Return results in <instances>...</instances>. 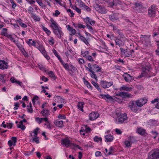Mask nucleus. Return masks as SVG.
<instances>
[{"label":"nucleus","mask_w":159,"mask_h":159,"mask_svg":"<svg viewBox=\"0 0 159 159\" xmlns=\"http://www.w3.org/2000/svg\"><path fill=\"white\" fill-rule=\"evenodd\" d=\"M115 122L117 124H120L126 123L127 121V117L126 113L120 115L116 118Z\"/></svg>","instance_id":"obj_1"},{"label":"nucleus","mask_w":159,"mask_h":159,"mask_svg":"<svg viewBox=\"0 0 159 159\" xmlns=\"http://www.w3.org/2000/svg\"><path fill=\"white\" fill-rule=\"evenodd\" d=\"M148 159H159V149H155L148 153Z\"/></svg>","instance_id":"obj_2"},{"label":"nucleus","mask_w":159,"mask_h":159,"mask_svg":"<svg viewBox=\"0 0 159 159\" xmlns=\"http://www.w3.org/2000/svg\"><path fill=\"white\" fill-rule=\"evenodd\" d=\"M120 49L121 55L124 56L126 57L131 56L134 57L135 56V54L134 53V51L133 50L128 51L127 49H125L121 48H120Z\"/></svg>","instance_id":"obj_3"},{"label":"nucleus","mask_w":159,"mask_h":159,"mask_svg":"<svg viewBox=\"0 0 159 159\" xmlns=\"http://www.w3.org/2000/svg\"><path fill=\"white\" fill-rule=\"evenodd\" d=\"M151 67L150 66H143L142 68V73L141 75L139 76V78H140L142 77H148L150 75V71L151 69Z\"/></svg>","instance_id":"obj_4"},{"label":"nucleus","mask_w":159,"mask_h":159,"mask_svg":"<svg viewBox=\"0 0 159 159\" xmlns=\"http://www.w3.org/2000/svg\"><path fill=\"white\" fill-rule=\"evenodd\" d=\"M128 107L133 112L136 113L138 110V108L136 105V102L134 101H130L128 104Z\"/></svg>","instance_id":"obj_5"},{"label":"nucleus","mask_w":159,"mask_h":159,"mask_svg":"<svg viewBox=\"0 0 159 159\" xmlns=\"http://www.w3.org/2000/svg\"><path fill=\"white\" fill-rule=\"evenodd\" d=\"M148 15L149 17H154L156 15V6L154 5H152L150 7L148 11Z\"/></svg>","instance_id":"obj_6"},{"label":"nucleus","mask_w":159,"mask_h":159,"mask_svg":"<svg viewBox=\"0 0 159 159\" xmlns=\"http://www.w3.org/2000/svg\"><path fill=\"white\" fill-rule=\"evenodd\" d=\"M113 84V82L112 81L108 82L106 81L101 80L100 82L101 86L104 89L108 88Z\"/></svg>","instance_id":"obj_7"},{"label":"nucleus","mask_w":159,"mask_h":159,"mask_svg":"<svg viewBox=\"0 0 159 159\" xmlns=\"http://www.w3.org/2000/svg\"><path fill=\"white\" fill-rule=\"evenodd\" d=\"M100 96L103 99L106 100L117 101V99H118V98L116 97H114V98H113L111 96H110L108 94H101Z\"/></svg>","instance_id":"obj_8"},{"label":"nucleus","mask_w":159,"mask_h":159,"mask_svg":"<svg viewBox=\"0 0 159 159\" xmlns=\"http://www.w3.org/2000/svg\"><path fill=\"white\" fill-rule=\"evenodd\" d=\"M135 101L137 106L140 107L147 103V100L146 99L143 98L137 100Z\"/></svg>","instance_id":"obj_9"},{"label":"nucleus","mask_w":159,"mask_h":159,"mask_svg":"<svg viewBox=\"0 0 159 159\" xmlns=\"http://www.w3.org/2000/svg\"><path fill=\"white\" fill-rule=\"evenodd\" d=\"M134 138L133 137H130L128 138V140L125 141L124 143L126 147H131V144L134 142L133 139Z\"/></svg>","instance_id":"obj_10"},{"label":"nucleus","mask_w":159,"mask_h":159,"mask_svg":"<svg viewBox=\"0 0 159 159\" xmlns=\"http://www.w3.org/2000/svg\"><path fill=\"white\" fill-rule=\"evenodd\" d=\"M135 5L134 10L138 12H141L143 8L142 3H136Z\"/></svg>","instance_id":"obj_11"},{"label":"nucleus","mask_w":159,"mask_h":159,"mask_svg":"<svg viewBox=\"0 0 159 159\" xmlns=\"http://www.w3.org/2000/svg\"><path fill=\"white\" fill-rule=\"evenodd\" d=\"M99 114L96 112H92L89 115V119L91 120H93L97 119L99 117Z\"/></svg>","instance_id":"obj_12"},{"label":"nucleus","mask_w":159,"mask_h":159,"mask_svg":"<svg viewBox=\"0 0 159 159\" xmlns=\"http://www.w3.org/2000/svg\"><path fill=\"white\" fill-rule=\"evenodd\" d=\"M8 68L7 63L4 60H0V69H5Z\"/></svg>","instance_id":"obj_13"},{"label":"nucleus","mask_w":159,"mask_h":159,"mask_svg":"<svg viewBox=\"0 0 159 159\" xmlns=\"http://www.w3.org/2000/svg\"><path fill=\"white\" fill-rule=\"evenodd\" d=\"M119 14L117 13H113L109 16V19L112 21H114L119 19Z\"/></svg>","instance_id":"obj_14"},{"label":"nucleus","mask_w":159,"mask_h":159,"mask_svg":"<svg viewBox=\"0 0 159 159\" xmlns=\"http://www.w3.org/2000/svg\"><path fill=\"white\" fill-rule=\"evenodd\" d=\"M53 32L59 38L61 37V35L63 34V33L61 31V28L60 27L54 30Z\"/></svg>","instance_id":"obj_15"},{"label":"nucleus","mask_w":159,"mask_h":159,"mask_svg":"<svg viewBox=\"0 0 159 159\" xmlns=\"http://www.w3.org/2000/svg\"><path fill=\"white\" fill-rule=\"evenodd\" d=\"M62 143L64 144L66 147H68L69 146L72 147L73 143H70V140L68 139H63L62 140Z\"/></svg>","instance_id":"obj_16"},{"label":"nucleus","mask_w":159,"mask_h":159,"mask_svg":"<svg viewBox=\"0 0 159 159\" xmlns=\"http://www.w3.org/2000/svg\"><path fill=\"white\" fill-rule=\"evenodd\" d=\"M118 95L124 98H132L131 94L125 92H120Z\"/></svg>","instance_id":"obj_17"},{"label":"nucleus","mask_w":159,"mask_h":159,"mask_svg":"<svg viewBox=\"0 0 159 159\" xmlns=\"http://www.w3.org/2000/svg\"><path fill=\"white\" fill-rule=\"evenodd\" d=\"M125 80L126 82H129L132 80V77L131 75L127 73L123 75Z\"/></svg>","instance_id":"obj_18"},{"label":"nucleus","mask_w":159,"mask_h":159,"mask_svg":"<svg viewBox=\"0 0 159 159\" xmlns=\"http://www.w3.org/2000/svg\"><path fill=\"white\" fill-rule=\"evenodd\" d=\"M85 22L87 23L88 22H89L90 24L91 25H93L95 23V21L92 20L89 17H87L84 19Z\"/></svg>","instance_id":"obj_19"},{"label":"nucleus","mask_w":159,"mask_h":159,"mask_svg":"<svg viewBox=\"0 0 159 159\" xmlns=\"http://www.w3.org/2000/svg\"><path fill=\"white\" fill-rule=\"evenodd\" d=\"M41 113L42 116L45 117H48L50 115L49 111L48 109H43L41 111Z\"/></svg>","instance_id":"obj_20"},{"label":"nucleus","mask_w":159,"mask_h":159,"mask_svg":"<svg viewBox=\"0 0 159 159\" xmlns=\"http://www.w3.org/2000/svg\"><path fill=\"white\" fill-rule=\"evenodd\" d=\"M105 141L107 142H111L113 140L114 137L111 134H108L105 136Z\"/></svg>","instance_id":"obj_21"},{"label":"nucleus","mask_w":159,"mask_h":159,"mask_svg":"<svg viewBox=\"0 0 159 159\" xmlns=\"http://www.w3.org/2000/svg\"><path fill=\"white\" fill-rule=\"evenodd\" d=\"M62 64L63 65L64 67L66 69L68 70L69 71H71L72 72V70L70 69V67H71L72 69H73L74 68H75V67L72 65H70L69 66L67 64L65 63L63 61V63Z\"/></svg>","instance_id":"obj_22"},{"label":"nucleus","mask_w":159,"mask_h":159,"mask_svg":"<svg viewBox=\"0 0 159 159\" xmlns=\"http://www.w3.org/2000/svg\"><path fill=\"white\" fill-rule=\"evenodd\" d=\"M64 100V99L60 96H56L55 97V101L58 103L62 102Z\"/></svg>","instance_id":"obj_23"},{"label":"nucleus","mask_w":159,"mask_h":159,"mask_svg":"<svg viewBox=\"0 0 159 159\" xmlns=\"http://www.w3.org/2000/svg\"><path fill=\"white\" fill-rule=\"evenodd\" d=\"M54 124L56 126L59 127H62L63 124V121L62 120H56L54 122Z\"/></svg>","instance_id":"obj_24"},{"label":"nucleus","mask_w":159,"mask_h":159,"mask_svg":"<svg viewBox=\"0 0 159 159\" xmlns=\"http://www.w3.org/2000/svg\"><path fill=\"white\" fill-rule=\"evenodd\" d=\"M137 132L141 135H144L145 133V130L141 128H138L137 129Z\"/></svg>","instance_id":"obj_25"},{"label":"nucleus","mask_w":159,"mask_h":159,"mask_svg":"<svg viewBox=\"0 0 159 159\" xmlns=\"http://www.w3.org/2000/svg\"><path fill=\"white\" fill-rule=\"evenodd\" d=\"M40 52L43 54L44 55L45 53V50L42 46L41 45H37L36 47Z\"/></svg>","instance_id":"obj_26"},{"label":"nucleus","mask_w":159,"mask_h":159,"mask_svg":"<svg viewBox=\"0 0 159 159\" xmlns=\"http://www.w3.org/2000/svg\"><path fill=\"white\" fill-rule=\"evenodd\" d=\"M132 89V88L131 87H129L124 85H123L120 89V91L122 90H126V91H130Z\"/></svg>","instance_id":"obj_27"},{"label":"nucleus","mask_w":159,"mask_h":159,"mask_svg":"<svg viewBox=\"0 0 159 159\" xmlns=\"http://www.w3.org/2000/svg\"><path fill=\"white\" fill-rule=\"evenodd\" d=\"M93 70H94L96 72H99L101 71V68H100L98 65L94 64L93 65Z\"/></svg>","instance_id":"obj_28"},{"label":"nucleus","mask_w":159,"mask_h":159,"mask_svg":"<svg viewBox=\"0 0 159 159\" xmlns=\"http://www.w3.org/2000/svg\"><path fill=\"white\" fill-rule=\"evenodd\" d=\"M18 128H20L22 130H24L25 129V126L23 125V123L22 121H20L19 124L17 125Z\"/></svg>","instance_id":"obj_29"},{"label":"nucleus","mask_w":159,"mask_h":159,"mask_svg":"<svg viewBox=\"0 0 159 159\" xmlns=\"http://www.w3.org/2000/svg\"><path fill=\"white\" fill-rule=\"evenodd\" d=\"M84 104V102H80L78 103V104L77 105L78 108L82 111H84L83 109V108Z\"/></svg>","instance_id":"obj_30"},{"label":"nucleus","mask_w":159,"mask_h":159,"mask_svg":"<svg viewBox=\"0 0 159 159\" xmlns=\"http://www.w3.org/2000/svg\"><path fill=\"white\" fill-rule=\"evenodd\" d=\"M27 43L28 44L30 45V44L31 45L34 46L35 47L37 46L36 45L35 42L34 40H32V39H29V41H28Z\"/></svg>","instance_id":"obj_31"},{"label":"nucleus","mask_w":159,"mask_h":159,"mask_svg":"<svg viewBox=\"0 0 159 159\" xmlns=\"http://www.w3.org/2000/svg\"><path fill=\"white\" fill-rule=\"evenodd\" d=\"M115 41L116 42V44L119 46H120L122 44V41L119 38H116Z\"/></svg>","instance_id":"obj_32"},{"label":"nucleus","mask_w":159,"mask_h":159,"mask_svg":"<svg viewBox=\"0 0 159 159\" xmlns=\"http://www.w3.org/2000/svg\"><path fill=\"white\" fill-rule=\"evenodd\" d=\"M27 107H28L27 110L28 112L30 113H32L33 112V110L32 108V106L30 102L29 104V105H28Z\"/></svg>","instance_id":"obj_33"},{"label":"nucleus","mask_w":159,"mask_h":159,"mask_svg":"<svg viewBox=\"0 0 159 159\" xmlns=\"http://www.w3.org/2000/svg\"><path fill=\"white\" fill-rule=\"evenodd\" d=\"M92 83L98 90L100 92H101V89L98 83L94 81H92Z\"/></svg>","instance_id":"obj_34"},{"label":"nucleus","mask_w":159,"mask_h":159,"mask_svg":"<svg viewBox=\"0 0 159 159\" xmlns=\"http://www.w3.org/2000/svg\"><path fill=\"white\" fill-rule=\"evenodd\" d=\"M31 17L34 20L36 21H39L40 20V18L38 16L34 14L31 15Z\"/></svg>","instance_id":"obj_35"},{"label":"nucleus","mask_w":159,"mask_h":159,"mask_svg":"<svg viewBox=\"0 0 159 159\" xmlns=\"http://www.w3.org/2000/svg\"><path fill=\"white\" fill-rule=\"evenodd\" d=\"M48 75L51 78H52L54 80L56 79V77L54 73L52 71H49L48 72Z\"/></svg>","instance_id":"obj_36"},{"label":"nucleus","mask_w":159,"mask_h":159,"mask_svg":"<svg viewBox=\"0 0 159 159\" xmlns=\"http://www.w3.org/2000/svg\"><path fill=\"white\" fill-rule=\"evenodd\" d=\"M7 30L6 28H3L1 32V34L2 36L7 37Z\"/></svg>","instance_id":"obj_37"},{"label":"nucleus","mask_w":159,"mask_h":159,"mask_svg":"<svg viewBox=\"0 0 159 159\" xmlns=\"http://www.w3.org/2000/svg\"><path fill=\"white\" fill-rule=\"evenodd\" d=\"M89 54V52L88 51H81V55L84 57H86L87 55Z\"/></svg>","instance_id":"obj_38"},{"label":"nucleus","mask_w":159,"mask_h":159,"mask_svg":"<svg viewBox=\"0 0 159 159\" xmlns=\"http://www.w3.org/2000/svg\"><path fill=\"white\" fill-rule=\"evenodd\" d=\"M90 75L91 77L93 78L94 79L96 80L97 81H98V79L97 78V76L96 74H95V72L94 71H92L91 72V73L90 74Z\"/></svg>","instance_id":"obj_39"},{"label":"nucleus","mask_w":159,"mask_h":159,"mask_svg":"<svg viewBox=\"0 0 159 159\" xmlns=\"http://www.w3.org/2000/svg\"><path fill=\"white\" fill-rule=\"evenodd\" d=\"M42 27L43 30L48 35H49L51 34V32L47 28L43 25H42Z\"/></svg>","instance_id":"obj_40"},{"label":"nucleus","mask_w":159,"mask_h":159,"mask_svg":"<svg viewBox=\"0 0 159 159\" xmlns=\"http://www.w3.org/2000/svg\"><path fill=\"white\" fill-rule=\"evenodd\" d=\"M115 6H117L121 4V1L120 0H112Z\"/></svg>","instance_id":"obj_41"},{"label":"nucleus","mask_w":159,"mask_h":159,"mask_svg":"<svg viewBox=\"0 0 159 159\" xmlns=\"http://www.w3.org/2000/svg\"><path fill=\"white\" fill-rule=\"evenodd\" d=\"M82 41H83L86 45H87L89 44V43L87 40H86L85 37L84 36H80V38Z\"/></svg>","instance_id":"obj_42"},{"label":"nucleus","mask_w":159,"mask_h":159,"mask_svg":"<svg viewBox=\"0 0 159 159\" xmlns=\"http://www.w3.org/2000/svg\"><path fill=\"white\" fill-rule=\"evenodd\" d=\"M72 8L74 10H75L78 13H80L81 12V10L80 9L78 8L75 6H72Z\"/></svg>","instance_id":"obj_43"},{"label":"nucleus","mask_w":159,"mask_h":159,"mask_svg":"<svg viewBox=\"0 0 159 159\" xmlns=\"http://www.w3.org/2000/svg\"><path fill=\"white\" fill-rule=\"evenodd\" d=\"M100 9V10H99V11H98V12L100 13H101L102 14H105L107 12V11L102 6L101 7Z\"/></svg>","instance_id":"obj_44"},{"label":"nucleus","mask_w":159,"mask_h":159,"mask_svg":"<svg viewBox=\"0 0 159 159\" xmlns=\"http://www.w3.org/2000/svg\"><path fill=\"white\" fill-rule=\"evenodd\" d=\"M51 26L53 28V30H55V29H57L60 27L58 26L56 22L51 24Z\"/></svg>","instance_id":"obj_45"},{"label":"nucleus","mask_w":159,"mask_h":159,"mask_svg":"<svg viewBox=\"0 0 159 159\" xmlns=\"http://www.w3.org/2000/svg\"><path fill=\"white\" fill-rule=\"evenodd\" d=\"M7 37L10 39L14 43H15L16 42V40L13 37H12V35L10 34L7 35Z\"/></svg>","instance_id":"obj_46"},{"label":"nucleus","mask_w":159,"mask_h":159,"mask_svg":"<svg viewBox=\"0 0 159 159\" xmlns=\"http://www.w3.org/2000/svg\"><path fill=\"white\" fill-rule=\"evenodd\" d=\"M94 7L96 10L97 11H99V10H100V9L101 8V7L102 6H100V5H99V4H96L94 6Z\"/></svg>","instance_id":"obj_47"},{"label":"nucleus","mask_w":159,"mask_h":159,"mask_svg":"<svg viewBox=\"0 0 159 159\" xmlns=\"http://www.w3.org/2000/svg\"><path fill=\"white\" fill-rule=\"evenodd\" d=\"M34 9L32 7L30 6L29 7L28 11H29V13L30 14H31V15L34 14Z\"/></svg>","instance_id":"obj_48"},{"label":"nucleus","mask_w":159,"mask_h":159,"mask_svg":"<svg viewBox=\"0 0 159 159\" xmlns=\"http://www.w3.org/2000/svg\"><path fill=\"white\" fill-rule=\"evenodd\" d=\"M11 140H12V141L14 143V146H15L16 143L17 142V138L16 137H13L11 138Z\"/></svg>","instance_id":"obj_49"},{"label":"nucleus","mask_w":159,"mask_h":159,"mask_svg":"<svg viewBox=\"0 0 159 159\" xmlns=\"http://www.w3.org/2000/svg\"><path fill=\"white\" fill-rule=\"evenodd\" d=\"M48 42L51 45H53L54 43V40L52 37H51L48 40Z\"/></svg>","instance_id":"obj_50"},{"label":"nucleus","mask_w":159,"mask_h":159,"mask_svg":"<svg viewBox=\"0 0 159 159\" xmlns=\"http://www.w3.org/2000/svg\"><path fill=\"white\" fill-rule=\"evenodd\" d=\"M94 140L95 142H98L99 141H102V139L101 137H98L97 136H96L94 138Z\"/></svg>","instance_id":"obj_51"},{"label":"nucleus","mask_w":159,"mask_h":159,"mask_svg":"<svg viewBox=\"0 0 159 159\" xmlns=\"http://www.w3.org/2000/svg\"><path fill=\"white\" fill-rule=\"evenodd\" d=\"M78 61L80 65L83 64L85 63L84 60L82 58H79L78 59Z\"/></svg>","instance_id":"obj_52"},{"label":"nucleus","mask_w":159,"mask_h":159,"mask_svg":"<svg viewBox=\"0 0 159 159\" xmlns=\"http://www.w3.org/2000/svg\"><path fill=\"white\" fill-rule=\"evenodd\" d=\"M78 5L81 7H82L84 4L81 0H76Z\"/></svg>","instance_id":"obj_53"},{"label":"nucleus","mask_w":159,"mask_h":159,"mask_svg":"<svg viewBox=\"0 0 159 159\" xmlns=\"http://www.w3.org/2000/svg\"><path fill=\"white\" fill-rule=\"evenodd\" d=\"M86 27L87 28L89 29V31L91 32H93V28L91 26L89 25L88 24L86 25Z\"/></svg>","instance_id":"obj_54"},{"label":"nucleus","mask_w":159,"mask_h":159,"mask_svg":"<svg viewBox=\"0 0 159 159\" xmlns=\"http://www.w3.org/2000/svg\"><path fill=\"white\" fill-rule=\"evenodd\" d=\"M39 130V129L38 128H37L35 129L34 130L33 133L34 134V136H37L38 132Z\"/></svg>","instance_id":"obj_55"},{"label":"nucleus","mask_w":159,"mask_h":159,"mask_svg":"<svg viewBox=\"0 0 159 159\" xmlns=\"http://www.w3.org/2000/svg\"><path fill=\"white\" fill-rule=\"evenodd\" d=\"M86 58L90 61H94L92 57L89 55L87 56L86 57Z\"/></svg>","instance_id":"obj_56"},{"label":"nucleus","mask_w":159,"mask_h":159,"mask_svg":"<svg viewBox=\"0 0 159 159\" xmlns=\"http://www.w3.org/2000/svg\"><path fill=\"white\" fill-rule=\"evenodd\" d=\"M39 99V97L37 96H34L32 100V102L33 104H34L35 102V101L37 100L38 99Z\"/></svg>","instance_id":"obj_57"},{"label":"nucleus","mask_w":159,"mask_h":159,"mask_svg":"<svg viewBox=\"0 0 159 159\" xmlns=\"http://www.w3.org/2000/svg\"><path fill=\"white\" fill-rule=\"evenodd\" d=\"M38 3V4L40 6L42 7H43L44 6V5L43 4L42 2V1L41 0H37L36 1Z\"/></svg>","instance_id":"obj_58"},{"label":"nucleus","mask_w":159,"mask_h":159,"mask_svg":"<svg viewBox=\"0 0 159 159\" xmlns=\"http://www.w3.org/2000/svg\"><path fill=\"white\" fill-rule=\"evenodd\" d=\"M151 133L154 136L153 138L154 139H155L156 137L157 136L158 133L156 132L152 131Z\"/></svg>","instance_id":"obj_59"},{"label":"nucleus","mask_w":159,"mask_h":159,"mask_svg":"<svg viewBox=\"0 0 159 159\" xmlns=\"http://www.w3.org/2000/svg\"><path fill=\"white\" fill-rule=\"evenodd\" d=\"M35 137L33 138V140L36 142L37 143H39V140L38 137L37 136H34Z\"/></svg>","instance_id":"obj_60"},{"label":"nucleus","mask_w":159,"mask_h":159,"mask_svg":"<svg viewBox=\"0 0 159 159\" xmlns=\"http://www.w3.org/2000/svg\"><path fill=\"white\" fill-rule=\"evenodd\" d=\"M36 120L39 124H40L42 122V118H41L37 117L36 118Z\"/></svg>","instance_id":"obj_61"},{"label":"nucleus","mask_w":159,"mask_h":159,"mask_svg":"<svg viewBox=\"0 0 159 159\" xmlns=\"http://www.w3.org/2000/svg\"><path fill=\"white\" fill-rule=\"evenodd\" d=\"M95 155L96 157L101 156H102L101 152L100 151H97L95 153Z\"/></svg>","instance_id":"obj_62"},{"label":"nucleus","mask_w":159,"mask_h":159,"mask_svg":"<svg viewBox=\"0 0 159 159\" xmlns=\"http://www.w3.org/2000/svg\"><path fill=\"white\" fill-rule=\"evenodd\" d=\"M0 80L4 83H5V80H4V75L2 74H0Z\"/></svg>","instance_id":"obj_63"},{"label":"nucleus","mask_w":159,"mask_h":159,"mask_svg":"<svg viewBox=\"0 0 159 159\" xmlns=\"http://www.w3.org/2000/svg\"><path fill=\"white\" fill-rule=\"evenodd\" d=\"M19 104L18 102H16L15 103L14 106L15 107H14L13 109L14 110H16L18 109V107H19Z\"/></svg>","instance_id":"obj_64"}]
</instances>
